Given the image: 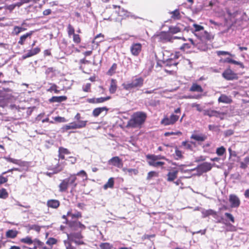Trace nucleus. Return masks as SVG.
Masks as SVG:
<instances>
[{
  "instance_id": "1",
  "label": "nucleus",
  "mask_w": 249,
  "mask_h": 249,
  "mask_svg": "<svg viewBox=\"0 0 249 249\" xmlns=\"http://www.w3.org/2000/svg\"><path fill=\"white\" fill-rule=\"evenodd\" d=\"M77 176H81L83 178H86V173L82 170L77 174L71 175L68 178L61 180L58 185L59 192L61 193L67 192L69 186H72L75 188L77 183L76 182Z\"/></svg>"
},
{
  "instance_id": "2",
  "label": "nucleus",
  "mask_w": 249,
  "mask_h": 249,
  "mask_svg": "<svg viewBox=\"0 0 249 249\" xmlns=\"http://www.w3.org/2000/svg\"><path fill=\"white\" fill-rule=\"evenodd\" d=\"M146 117L147 115L145 112L142 111L135 112L127 122L126 127L127 128L140 127L144 123Z\"/></svg>"
},
{
  "instance_id": "3",
  "label": "nucleus",
  "mask_w": 249,
  "mask_h": 249,
  "mask_svg": "<svg viewBox=\"0 0 249 249\" xmlns=\"http://www.w3.org/2000/svg\"><path fill=\"white\" fill-rule=\"evenodd\" d=\"M143 83V79L142 77H139L133 79L131 82L124 83L122 86L125 89L129 90L134 88L141 87Z\"/></svg>"
},
{
  "instance_id": "4",
  "label": "nucleus",
  "mask_w": 249,
  "mask_h": 249,
  "mask_svg": "<svg viewBox=\"0 0 249 249\" xmlns=\"http://www.w3.org/2000/svg\"><path fill=\"white\" fill-rule=\"evenodd\" d=\"M82 236L80 233H72L68 235V239L77 245H82L83 241L81 240Z\"/></svg>"
},
{
  "instance_id": "5",
  "label": "nucleus",
  "mask_w": 249,
  "mask_h": 249,
  "mask_svg": "<svg viewBox=\"0 0 249 249\" xmlns=\"http://www.w3.org/2000/svg\"><path fill=\"white\" fill-rule=\"evenodd\" d=\"M229 200L230 203L231 208H238L240 205V200L235 195H230L229 196Z\"/></svg>"
},
{
  "instance_id": "6",
  "label": "nucleus",
  "mask_w": 249,
  "mask_h": 249,
  "mask_svg": "<svg viewBox=\"0 0 249 249\" xmlns=\"http://www.w3.org/2000/svg\"><path fill=\"white\" fill-rule=\"evenodd\" d=\"M159 41L165 43L167 42H172L173 36L167 32H162L158 36Z\"/></svg>"
},
{
  "instance_id": "7",
  "label": "nucleus",
  "mask_w": 249,
  "mask_h": 249,
  "mask_svg": "<svg viewBox=\"0 0 249 249\" xmlns=\"http://www.w3.org/2000/svg\"><path fill=\"white\" fill-rule=\"evenodd\" d=\"M222 76L225 79L228 80L237 79L238 78L237 74L231 69L226 70L223 72Z\"/></svg>"
},
{
  "instance_id": "8",
  "label": "nucleus",
  "mask_w": 249,
  "mask_h": 249,
  "mask_svg": "<svg viewBox=\"0 0 249 249\" xmlns=\"http://www.w3.org/2000/svg\"><path fill=\"white\" fill-rule=\"evenodd\" d=\"M108 163L109 165L114 166L119 168H122L123 166L122 160L117 156L114 157L108 160Z\"/></svg>"
},
{
  "instance_id": "9",
  "label": "nucleus",
  "mask_w": 249,
  "mask_h": 249,
  "mask_svg": "<svg viewBox=\"0 0 249 249\" xmlns=\"http://www.w3.org/2000/svg\"><path fill=\"white\" fill-rule=\"evenodd\" d=\"M41 51L40 48L36 47L32 50H30L28 52L22 56V58L25 59L27 58L32 57L38 54Z\"/></svg>"
},
{
  "instance_id": "10",
  "label": "nucleus",
  "mask_w": 249,
  "mask_h": 249,
  "mask_svg": "<svg viewBox=\"0 0 249 249\" xmlns=\"http://www.w3.org/2000/svg\"><path fill=\"white\" fill-rule=\"evenodd\" d=\"M203 114L204 115L208 116L210 117L214 116L216 117L220 118L221 119H223L221 116L223 115V114L215 110L211 109L204 110L203 111Z\"/></svg>"
},
{
  "instance_id": "11",
  "label": "nucleus",
  "mask_w": 249,
  "mask_h": 249,
  "mask_svg": "<svg viewBox=\"0 0 249 249\" xmlns=\"http://www.w3.org/2000/svg\"><path fill=\"white\" fill-rule=\"evenodd\" d=\"M142 50V45L140 43H133L130 48L132 54L135 56L139 55Z\"/></svg>"
},
{
  "instance_id": "12",
  "label": "nucleus",
  "mask_w": 249,
  "mask_h": 249,
  "mask_svg": "<svg viewBox=\"0 0 249 249\" xmlns=\"http://www.w3.org/2000/svg\"><path fill=\"white\" fill-rule=\"evenodd\" d=\"M60 205V202L55 199H49L47 201V206L48 208L57 209Z\"/></svg>"
},
{
  "instance_id": "13",
  "label": "nucleus",
  "mask_w": 249,
  "mask_h": 249,
  "mask_svg": "<svg viewBox=\"0 0 249 249\" xmlns=\"http://www.w3.org/2000/svg\"><path fill=\"white\" fill-rule=\"evenodd\" d=\"M212 168L211 164L207 162H204L197 167L198 170L202 173H206L211 170Z\"/></svg>"
},
{
  "instance_id": "14",
  "label": "nucleus",
  "mask_w": 249,
  "mask_h": 249,
  "mask_svg": "<svg viewBox=\"0 0 249 249\" xmlns=\"http://www.w3.org/2000/svg\"><path fill=\"white\" fill-rule=\"evenodd\" d=\"M34 31H31L20 36L18 41V44L20 45H23L28 37L31 38L33 34Z\"/></svg>"
},
{
  "instance_id": "15",
  "label": "nucleus",
  "mask_w": 249,
  "mask_h": 249,
  "mask_svg": "<svg viewBox=\"0 0 249 249\" xmlns=\"http://www.w3.org/2000/svg\"><path fill=\"white\" fill-rule=\"evenodd\" d=\"M71 153L70 151L67 148L63 147H60L58 149V157L61 160L65 159V155H69Z\"/></svg>"
},
{
  "instance_id": "16",
  "label": "nucleus",
  "mask_w": 249,
  "mask_h": 249,
  "mask_svg": "<svg viewBox=\"0 0 249 249\" xmlns=\"http://www.w3.org/2000/svg\"><path fill=\"white\" fill-rule=\"evenodd\" d=\"M72 129L81 128L85 127L86 125V121H79L70 123Z\"/></svg>"
},
{
  "instance_id": "17",
  "label": "nucleus",
  "mask_w": 249,
  "mask_h": 249,
  "mask_svg": "<svg viewBox=\"0 0 249 249\" xmlns=\"http://www.w3.org/2000/svg\"><path fill=\"white\" fill-rule=\"evenodd\" d=\"M67 99L66 96H53L49 101L50 103H61L66 101Z\"/></svg>"
},
{
  "instance_id": "18",
  "label": "nucleus",
  "mask_w": 249,
  "mask_h": 249,
  "mask_svg": "<svg viewBox=\"0 0 249 249\" xmlns=\"http://www.w3.org/2000/svg\"><path fill=\"white\" fill-rule=\"evenodd\" d=\"M189 90L192 92H202L203 89L201 86L197 84L196 83H193L192 86L190 88Z\"/></svg>"
},
{
  "instance_id": "19",
  "label": "nucleus",
  "mask_w": 249,
  "mask_h": 249,
  "mask_svg": "<svg viewBox=\"0 0 249 249\" xmlns=\"http://www.w3.org/2000/svg\"><path fill=\"white\" fill-rule=\"evenodd\" d=\"M178 171L176 170L173 172H169L167 174V181H172L177 178Z\"/></svg>"
},
{
  "instance_id": "20",
  "label": "nucleus",
  "mask_w": 249,
  "mask_h": 249,
  "mask_svg": "<svg viewBox=\"0 0 249 249\" xmlns=\"http://www.w3.org/2000/svg\"><path fill=\"white\" fill-rule=\"evenodd\" d=\"M218 101L219 102L229 104L232 101L231 99L228 97L227 95L222 94L218 98Z\"/></svg>"
},
{
  "instance_id": "21",
  "label": "nucleus",
  "mask_w": 249,
  "mask_h": 249,
  "mask_svg": "<svg viewBox=\"0 0 249 249\" xmlns=\"http://www.w3.org/2000/svg\"><path fill=\"white\" fill-rule=\"evenodd\" d=\"M117 81L115 79H112L111 80L109 90L110 93H114L117 89Z\"/></svg>"
},
{
  "instance_id": "22",
  "label": "nucleus",
  "mask_w": 249,
  "mask_h": 249,
  "mask_svg": "<svg viewBox=\"0 0 249 249\" xmlns=\"http://www.w3.org/2000/svg\"><path fill=\"white\" fill-rule=\"evenodd\" d=\"M18 232L16 230H9L6 232L5 235L7 238H15L17 237Z\"/></svg>"
},
{
  "instance_id": "23",
  "label": "nucleus",
  "mask_w": 249,
  "mask_h": 249,
  "mask_svg": "<svg viewBox=\"0 0 249 249\" xmlns=\"http://www.w3.org/2000/svg\"><path fill=\"white\" fill-rule=\"evenodd\" d=\"M148 163L149 165L153 166V167H159L162 166L164 164V162L162 161H158L157 160H153L151 159H148Z\"/></svg>"
},
{
  "instance_id": "24",
  "label": "nucleus",
  "mask_w": 249,
  "mask_h": 249,
  "mask_svg": "<svg viewBox=\"0 0 249 249\" xmlns=\"http://www.w3.org/2000/svg\"><path fill=\"white\" fill-rule=\"evenodd\" d=\"M180 24H178L175 26H170L169 28V31L170 33L172 34L178 33L179 32H180L181 29L180 28L179 25H180Z\"/></svg>"
},
{
  "instance_id": "25",
  "label": "nucleus",
  "mask_w": 249,
  "mask_h": 249,
  "mask_svg": "<svg viewBox=\"0 0 249 249\" xmlns=\"http://www.w3.org/2000/svg\"><path fill=\"white\" fill-rule=\"evenodd\" d=\"M107 111L108 108L106 107H97L94 109V116H98L103 111L106 113Z\"/></svg>"
},
{
  "instance_id": "26",
  "label": "nucleus",
  "mask_w": 249,
  "mask_h": 249,
  "mask_svg": "<svg viewBox=\"0 0 249 249\" xmlns=\"http://www.w3.org/2000/svg\"><path fill=\"white\" fill-rule=\"evenodd\" d=\"M201 213L202 214V217L203 218L206 217L209 215H213L216 214V212L211 209L203 210Z\"/></svg>"
},
{
  "instance_id": "27",
  "label": "nucleus",
  "mask_w": 249,
  "mask_h": 249,
  "mask_svg": "<svg viewBox=\"0 0 249 249\" xmlns=\"http://www.w3.org/2000/svg\"><path fill=\"white\" fill-rule=\"evenodd\" d=\"M191 138L198 142H203L206 139L207 137L202 135H192Z\"/></svg>"
},
{
  "instance_id": "28",
  "label": "nucleus",
  "mask_w": 249,
  "mask_h": 249,
  "mask_svg": "<svg viewBox=\"0 0 249 249\" xmlns=\"http://www.w3.org/2000/svg\"><path fill=\"white\" fill-rule=\"evenodd\" d=\"M147 159H151L153 160H158L161 159H165V157L161 155H147L146 156Z\"/></svg>"
},
{
  "instance_id": "29",
  "label": "nucleus",
  "mask_w": 249,
  "mask_h": 249,
  "mask_svg": "<svg viewBox=\"0 0 249 249\" xmlns=\"http://www.w3.org/2000/svg\"><path fill=\"white\" fill-rule=\"evenodd\" d=\"M170 14H172L171 18L174 19H179L181 18L179 10L178 9L171 12Z\"/></svg>"
},
{
  "instance_id": "30",
  "label": "nucleus",
  "mask_w": 249,
  "mask_h": 249,
  "mask_svg": "<svg viewBox=\"0 0 249 249\" xmlns=\"http://www.w3.org/2000/svg\"><path fill=\"white\" fill-rule=\"evenodd\" d=\"M67 215L71 216L72 218H78L82 216L81 213L79 212L72 213L71 211H69L67 213Z\"/></svg>"
},
{
  "instance_id": "31",
  "label": "nucleus",
  "mask_w": 249,
  "mask_h": 249,
  "mask_svg": "<svg viewBox=\"0 0 249 249\" xmlns=\"http://www.w3.org/2000/svg\"><path fill=\"white\" fill-rule=\"evenodd\" d=\"M6 159L9 162H12L15 164H17V165H22L24 163V162H23L20 160L13 159L11 158H6Z\"/></svg>"
},
{
  "instance_id": "32",
  "label": "nucleus",
  "mask_w": 249,
  "mask_h": 249,
  "mask_svg": "<svg viewBox=\"0 0 249 249\" xmlns=\"http://www.w3.org/2000/svg\"><path fill=\"white\" fill-rule=\"evenodd\" d=\"M36 244L39 249H52L53 247L46 246L43 242L39 240H37Z\"/></svg>"
},
{
  "instance_id": "33",
  "label": "nucleus",
  "mask_w": 249,
  "mask_h": 249,
  "mask_svg": "<svg viewBox=\"0 0 249 249\" xmlns=\"http://www.w3.org/2000/svg\"><path fill=\"white\" fill-rule=\"evenodd\" d=\"M117 68V65L116 63H113L112 66L110 68L108 71L107 72V74L108 75L111 76L114 74Z\"/></svg>"
},
{
  "instance_id": "34",
  "label": "nucleus",
  "mask_w": 249,
  "mask_h": 249,
  "mask_svg": "<svg viewBox=\"0 0 249 249\" xmlns=\"http://www.w3.org/2000/svg\"><path fill=\"white\" fill-rule=\"evenodd\" d=\"M8 197V193L5 188L0 189V198L6 199Z\"/></svg>"
},
{
  "instance_id": "35",
  "label": "nucleus",
  "mask_w": 249,
  "mask_h": 249,
  "mask_svg": "<svg viewBox=\"0 0 249 249\" xmlns=\"http://www.w3.org/2000/svg\"><path fill=\"white\" fill-rule=\"evenodd\" d=\"M57 243V240L53 237H50L46 241V244L48 246L53 247V245L56 244Z\"/></svg>"
},
{
  "instance_id": "36",
  "label": "nucleus",
  "mask_w": 249,
  "mask_h": 249,
  "mask_svg": "<svg viewBox=\"0 0 249 249\" xmlns=\"http://www.w3.org/2000/svg\"><path fill=\"white\" fill-rule=\"evenodd\" d=\"M57 88L58 87L56 84H52L50 88L47 89V91L51 92L54 91L55 93H58L60 92V90H58Z\"/></svg>"
},
{
  "instance_id": "37",
  "label": "nucleus",
  "mask_w": 249,
  "mask_h": 249,
  "mask_svg": "<svg viewBox=\"0 0 249 249\" xmlns=\"http://www.w3.org/2000/svg\"><path fill=\"white\" fill-rule=\"evenodd\" d=\"M113 185L114 180L113 178H111L108 180L107 183L104 185V188L107 189L108 188H112Z\"/></svg>"
},
{
  "instance_id": "38",
  "label": "nucleus",
  "mask_w": 249,
  "mask_h": 249,
  "mask_svg": "<svg viewBox=\"0 0 249 249\" xmlns=\"http://www.w3.org/2000/svg\"><path fill=\"white\" fill-rule=\"evenodd\" d=\"M225 153L226 149L223 146L217 148L216 150V153L219 156H223Z\"/></svg>"
},
{
  "instance_id": "39",
  "label": "nucleus",
  "mask_w": 249,
  "mask_h": 249,
  "mask_svg": "<svg viewBox=\"0 0 249 249\" xmlns=\"http://www.w3.org/2000/svg\"><path fill=\"white\" fill-rule=\"evenodd\" d=\"M67 32H68V36L70 37L71 36H72V35L73 36V35L75 34V29H74V27L71 24H69L68 25Z\"/></svg>"
},
{
  "instance_id": "40",
  "label": "nucleus",
  "mask_w": 249,
  "mask_h": 249,
  "mask_svg": "<svg viewBox=\"0 0 249 249\" xmlns=\"http://www.w3.org/2000/svg\"><path fill=\"white\" fill-rule=\"evenodd\" d=\"M110 98V96H107L105 97H100L94 99V103H100L104 102Z\"/></svg>"
},
{
  "instance_id": "41",
  "label": "nucleus",
  "mask_w": 249,
  "mask_h": 249,
  "mask_svg": "<svg viewBox=\"0 0 249 249\" xmlns=\"http://www.w3.org/2000/svg\"><path fill=\"white\" fill-rule=\"evenodd\" d=\"M20 241L22 243H26L29 245L32 244L33 242L32 238L29 236L21 239Z\"/></svg>"
},
{
  "instance_id": "42",
  "label": "nucleus",
  "mask_w": 249,
  "mask_h": 249,
  "mask_svg": "<svg viewBox=\"0 0 249 249\" xmlns=\"http://www.w3.org/2000/svg\"><path fill=\"white\" fill-rule=\"evenodd\" d=\"M97 40L96 43L98 45V42H102L104 40V35L102 34H99L97 35H96L95 36H94V40Z\"/></svg>"
},
{
  "instance_id": "43",
  "label": "nucleus",
  "mask_w": 249,
  "mask_h": 249,
  "mask_svg": "<svg viewBox=\"0 0 249 249\" xmlns=\"http://www.w3.org/2000/svg\"><path fill=\"white\" fill-rule=\"evenodd\" d=\"M158 173L155 171H150L148 173L146 179L147 180H150L152 177H158Z\"/></svg>"
},
{
  "instance_id": "44",
  "label": "nucleus",
  "mask_w": 249,
  "mask_h": 249,
  "mask_svg": "<svg viewBox=\"0 0 249 249\" xmlns=\"http://www.w3.org/2000/svg\"><path fill=\"white\" fill-rule=\"evenodd\" d=\"M81 38L78 34H75L73 35V41L76 44H79L81 42Z\"/></svg>"
},
{
  "instance_id": "45",
  "label": "nucleus",
  "mask_w": 249,
  "mask_h": 249,
  "mask_svg": "<svg viewBox=\"0 0 249 249\" xmlns=\"http://www.w3.org/2000/svg\"><path fill=\"white\" fill-rule=\"evenodd\" d=\"M100 247L102 249H111L112 245L108 243H101L100 245Z\"/></svg>"
},
{
  "instance_id": "46",
  "label": "nucleus",
  "mask_w": 249,
  "mask_h": 249,
  "mask_svg": "<svg viewBox=\"0 0 249 249\" xmlns=\"http://www.w3.org/2000/svg\"><path fill=\"white\" fill-rule=\"evenodd\" d=\"M165 63L166 65L170 66L172 65L176 66L178 64V63L173 60L172 58L168 59Z\"/></svg>"
},
{
  "instance_id": "47",
  "label": "nucleus",
  "mask_w": 249,
  "mask_h": 249,
  "mask_svg": "<svg viewBox=\"0 0 249 249\" xmlns=\"http://www.w3.org/2000/svg\"><path fill=\"white\" fill-rule=\"evenodd\" d=\"M175 155L176 156V157L175 158L176 160H178L182 158L181 151L179 150L177 148H176L175 150Z\"/></svg>"
},
{
  "instance_id": "48",
  "label": "nucleus",
  "mask_w": 249,
  "mask_h": 249,
  "mask_svg": "<svg viewBox=\"0 0 249 249\" xmlns=\"http://www.w3.org/2000/svg\"><path fill=\"white\" fill-rule=\"evenodd\" d=\"M178 118L179 117L178 116L174 114H172L169 117L172 124H174L176 121H177L178 120Z\"/></svg>"
},
{
  "instance_id": "49",
  "label": "nucleus",
  "mask_w": 249,
  "mask_h": 249,
  "mask_svg": "<svg viewBox=\"0 0 249 249\" xmlns=\"http://www.w3.org/2000/svg\"><path fill=\"white\" fill-rule=\"evenodd\" d=\"M21 32L19 29V26H14L13 31H12V34L14 35L18 36L19 33H20Z\"/></svg>"
},
{
  "instance_id": "50",
  "label": "nucleus",
  "mask_w": 249,
  "mask_h": 249,
  "mask_svg": "<svg viewBox=\"0 0 249 249\" xmlns=\"http://www.w3.org/2000/svg\"><path fill=\"white\" fill-rule=\"evenodd\" d=\"M225 216L232 223L234 222V218L233 216L230 213H225Z\"/></svg>"
},
{
  "instance_id": "51",
  "label": "nucleus",
  "mask_w": 249,
  "mask_h": 249,
  "mask_svg": "<svg viewBox=\"0 0 249 249\" xmlns=\"http://www.w3.org/2000/svg\"><path fill=\"white\" fill-rule=\"evenodd\" d=\"M161 123L165 125H168L170 124H172L171 122L170 121V119L169 118H164L161 121Z\"/></svg>"
},
{
  "instance_id": "52",
  "label": "nucleus",
  "mask_w": 249,
  "mask_h": 249,
  "mask_svg": "<svg viewBox=\"0 0 249 249\" xmlns=\"http://www.w3.org/2000/svg\"><path fill=\"white\" fill-rule=\"evenodd\" d=\"M193 26L195 28V31L196 32H198L204 29V27L203 26L196 24H194Z\"/></svg>"
},
{
  "instance_id": "53",
  "label": "nucleus",
  "mask_w": 249,
  "mask_h": 249,
  "mask_svg": "<svg viewBox=\"0 0 249 249\" xmlns=\"http://www.w3.org/2000/svg\"><path fill=\"white\" fill-rule=\"evenodd\" d=\"M71 164H74L76 161V158L75 157L70 156L66 159Z\"/></svg>"
},
{
  "instance_id": "54",
  "label": "nucleus",
  "mask_w": 249,
  "mask_h": 249,
  "mask_svg": "<svg viewBox=\"0 0 249 249\" xmlns=\"http://www.w3.org/2000/svg\"><path fill=\"white\" fill-rule=\"evenodd\" d=\"M54 120L56 122L61 123V122H65L66 119L64 117H62L60 116H57L54 118Z\"/></svg>"
},
{
  "instance_id": "55",
  "label": "nucleus",
  "mask_w": 249,
  "mask_h": 249,
  "mask_svg": "<svg viewBox=\"0 0 249 249\" xmlns=\"http://www.w3.org/2000/svg\"><path fill=\"white\" fill-rule=\"evenodd\" d=\"M191 48V46L188 43H184L180 48V50L185 51L186 49H188Z\"/></svg>"
},
{
  "instance_id": "56",
  "label": "nucleus",
  "mask_w": 249,
  "mask_h": 249,
  "mask_svg": "<svg viewBox=\"0 0 249 249\" xmlns=\"http://www.w3.org/2000/svg\"><path fill=\"white\" fill-rule=\"evenodd\" d=\"M217 54L218 56L225 55H230L231 56L232 55L229 52H226V51H217Z\"/></svg>"
},
{
  "instance_id": "57",
  "label": "nucleus",
  "mask_w": 249,
  "mask_h": 249,
  "mask_svg": "<svg viewBox=\"0 0 249 249\" xmlns=\"http://www.w3.org/2000/svg\"><path fill=\"white\" fill-rule=\"evenodd\" d=\"M233 133H234V131L233 130L228 129V130H226L224 132V135H225V137H228V136L232 135L233 134Z\"/></svg>"
},
{
  "instance_id": "58",
  "label": "nucleus",
  "mask_w": 249,
  "mask_h": 249,
  "mask_svg": "<svg viewBox=\"0 0 249 249\" xmlns=\"http://www.w3.org/2000/svg\"><path fill=\"white\" fill-rule=\"evenodd\" d=\"M64 242L67 249H72L71 244V241L68 240V241L65 240Z\"/></svg>"
},
{
  "instance_id": "59",
  "label": "nucleus",
  "mask_w": 249,
  "mask_h": 249,
  "mask_svg": "<svg viewBox=\"0 0 249 249\" xmlns=\"http://www.w3.org/2000/svg\"><path fill=\"white\" fill-rule=\"evenodd\" d=\"M182 145H183L187 149H191L192 148V144L190 143L187 142H182Z\"/></svg>"
},
{
  "instance_id": "60",
  "label": "nucleus",
  "mask_w": 249,
  "mask_h": 249,
  "mask_svg": "<svg viewBox=\"0 0 249 249\" xmlns=\"http://www.w3.org/2000/svg\"><path fill=\"white\" fill-rule=\"evenodd\" d=\"M8 178L7 177H4L2 176H0V185L7 182Z\"/></svg>"
},
{
  "instance_id": "61",
  "label": "nucleus",
  "mask_w": 249,
  "mask_h": 249,
  "mask_svg": "<svg viewBox=\"0 0 249 249\" xmlns=\"http://www.w3.org/2000/svg\"><path fill=\"white\" fill-rule=\"evenodd\" d=\"M228 151L230 153V157L232 156L235 157L237 156L236 152L235 151H232L231 147L229 148Z\"/></svg>"
},
{
  "instance_id": "62",
  "label": "nucleus",
  "mask_w": 249,
  "mask_h": 249,
  "mask_svg": "<svg viewBox=\"0 0 249 249\" xmlns=\"http://www.w3.org/2000/svg\"><path fill=\"white\" fill-rule=\"evenodd\" d=\"M91 84L89 83L87 84L84 87L83 90L84 91L88 92L90 89Z\"/></svg>"
},
{
  "instance_id": "63",
  "label": "nucleus",
  "mask_w": 249,
  "mask_h": 249,
  "mask_svg": "<svg viewBox=\"0 0 249 249\" xmlns=\"http://www.w3.org/2000/svg\"><path fill=\"white\" fill-rule=\"evenodd\" d=\"M231 63L239 65L241 68H244V66L243 64L240 62L234 60H232Z\"/></svg>"
},
{
  "instance_id": "64",
  "label": "nucleus",
  "mask_w": 249,
  "mask_h": 249,
  "mask_svg": "<svg viewBox=\"0 0 249 249\" xmlns=\"http://www.w3.org/2000/svg\"><path fill=\"white\" fill-rule=\"evenodd\" d=\"M192 107H195L196 108L197 111L201 112L202 110V108L200 107L199 104L194 103L192 104Z\"/></svg>"
}]
</instances>
